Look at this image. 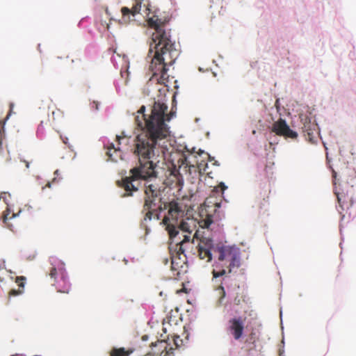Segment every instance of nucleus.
<instances>
[{
    "label": "nucleus",
    "mask_w": 356,
    "mask_h": 356,
    "mask_svg": "<svg viewBox=\"0 0 356 356\" xmlns=\"http://www.w3.org/2000/svg\"><path fill=\"white\" fill-rule=\"evenodd\" d=\"M225 274H226V270L225 269H222V270H220V271H216L215 270H213L212 271V275H213V278H217V277L223 276Z\"/></svg>",
    "instance_id": "22"
},
{
    "label": "nucleus",
    "mask_w": 356,
    "mask_h": 356,
    "mask_svg": "<svg viewBox=\"0 0 356 356\" xmlns=\"http://www.w3.org/2000/svg\"><path fill=\"white\" fill-rule=\"evenodd\" d=\"M271 130L277 135L285 138L295 139L298 137V134L291 129L286 121L282 118H280L273 124Z\"/></svg>",
    "instance_id": "8"
},
{
    "label": "nucleus",
    "mask_w": 356,
    "mask_h": 356,
    "mask_svg": "<svg viewBox=\"0 0 356 356\" xmlns=\"http://www.w3.org/2000/svg\"><path fill=\"white\" fill-rule=\"evenodd\" d=\"M168 218H166L163 220V225L165 226V229L171 241L170 249L171 251L174 250V252L171 254V270L176 271V275H179L184 270V266L186 264L187 258L185 250L186 247L190 245V236L186 235L182 240H180V238L177 239L178 231L173 225L168 223Z\"/></svg>",
    "instance_id": "4"
},
{
    "label": "nucleus",
    "mask_w": 356,
    "mask_h": 356,
    "mask_svg": "<svg viewBox=\"0 0 356 356\" xmlns=\"http://www.w3.org/2000/svg\"><path fill=\"white\" fill-rule=\"evenodd\" d=\"M109 29H110V24L108 23H105L104 30L109 31Z\"/></svg>",
    "instance_id": "25"
},
{
    "label": "nucleus",
    "mask_w": 356,
    "mask_h": 356,
    "mask_svg": "<svg viewBox=\"0 0 356 356\" xmlns=\"http://www.w3.org/2000/svg\"><path fill=\"white\" fill-rule=\"evenodd\" d=\"M53 122H61L63 119V113L60 109H56L51 112Z\"/></svg>",
    "instance_id": "19"
},
{
    "label": "nucleus",
    "mask_w": 356,
    "mask_h": 356,
    "mask_svg": "<svg viewBox=\"0 0 356 356\" xmlns=\"http://www.w3.org/2000/svg\"><path fill=\"white\" fill-rule=\"evenodd\" d=\"M228 331L235 340L240 339L244 332V321L241 317H234L229 320Z\"/></svg>",
    "instance_id": "10"
},
{
    "label": "nucleus",
    "mask_w": 356,
    "mask_h": 356,
    "mask_svg": "<svg viewBox=\"0 0 356 356\" xmlns=\"http://www.w3.org/2000/svg\"><path fill=\"white\" fill-rule=\"evenodd\" d=\"M244 302H246V296L243 293H236L233 300V304L239 306Z\"/></svg>",
    "instance_id": "18"
},
{
    "label": "nucleus",
    "mask_w": 356,
    "mask_h": 356,
    "mask_svg": "<svg viewBox=\"0 0 356 356\" xmlns=\"http://www.w3.org/2000/svg\"><path fill=\"white\" fill-rule=\"evenodd\" d=\"M168 106L159 101L155 102L149 115L145 113V106H142L135 118L136 124L142 129L134 140L133 153L138 159H157L163 156L170 136L169 127L165 123L170 120L166 113Z\"/></svg>",
    "instance_id": "1"
},
{
    "label": "nucleus",
    "mask_w": 356,
    "mask_h": 356,
    "mask_svg": "<svg viewBox=\"0 0 356 356\" xmlns=\"http://www.w3.org/2000/svg\"><path fill=\"white\" fill-rule=\"evenodd\" d=\"M216 291H217L218 295V305H221L224 301L225 296H226L225 290L223 286H222V284H220L218 287H216Z\"/></svg>",
    "instance_id": "17"
},
{
    "label": "nucleus",
    "mask_w": 356,
    "mask_h": 356,
    "mask_svg": "<svg viewBox=\"0 0 356 356\" xmlns=\"http://www.w3.org/2000/svg\"><path fill=\"white\" fill-rule=\"evenodd\" d=\"M198 255L200 259H206L207 262L212 259L211 250L213 248V241L203 237L198 244Z\"/></svg>",
    "instance_id": "11"
},
{
    "label": "nucleus",
    "mask_w": 356,
    "mask_h": 356,
    "mask_svg": "<svg viewBox=\"0 0 356 356\" xmlns=\"http://www.w3.org/2000/svg\"><path fill=\"white\" fill-rule=\"evenodd\" d=\"M337 200L339 202V207L341 211H339V213H341L342 211L349 209L353 204V201L351 197H348L345 194H337Z\"/></svg>",
    "instance_id": "13"
},
{
    "label": "nucleus",
    "mask_w": 356,
    "mask_h": 356,
    "mask_svg": "<svg viewBox=\"0 0 356 356\" xmlns=\"http://www.w3.org/2000/svg\"><path fill=\"white\" fill-rule=\"evenodd\" d=\"M106 13L108 15H109V13H108V9H106Z\"/></svg>",
    "instance_id": "32"
},
{
    "label": "nucleus",
    "mask_w": 356,
    "mask_h": 356,
    "mask_svg": "<svg viewBox=\"0 0 356 356\" xmlns=\"http://www.w3.org/2000/svg\"><path fill=\"white\" fill-rule=\"evenodd\" d=\"M168 207V215L165 216L163 221L166 218H168V223L173 225L175 227H176V229L178 231L177 239H179V238H181V237L179 236V231H181L183 233H187V234L183 235V239L186 235L191 237V233L196 228L195 220L193 218H186V219L181 220V221L179 223L178 220L179 218L184 216V211L179 204V203L175 201L170 202L169 203Z\"/></svg>",
    "instance_id": "5"
},
{
    "label": "nucleus",
    "mask_w": 356,
    "mask_h": 356,
    "mask_svg": "<svg viewBox=\"0 0 356 356\" xmlns=\"http://www.w3.org/2000/svg\"><path fill=\"white\" fill-rule=\"evenodd\" d=\"M212 222V216L211 215H207L206 218L201 222L202 225H201L200 226H202V227L208 228Z\"/></svg>",
    "instance_id": "20"
},
{
    "label": "nucleus",
    "mask_w": 356,
    "mask_h": 356,
    "mask_svg": "<svg viewBox=\"0 0 356 356\" xmlns=\"http://www.w3.org/2000/svg\"><path fill=\"white\" fill-rule=\"evenodd\" d=\"M133 6L131 9L127 7H122L121 8V13L122 15V18L124 22H127L129 20V15H132L135 16L136 15L140 13L141 10L142 3L143 6L146 7V10L149 11V0H132Z\"/></svg>",
    "instance_id": "9"
},
{
    "label": "nucleus",
    "mask_w": 356,
    "mask_h": 356,
    "mask_svg": "<svg viewBox=\"0 0 356 356\" xmlns=\"http://www.w3.org/2000/svg\"><path fill=\"white\" fill-rule=\"evenodd\" d=\"M26 277L23 276L17 277L15 282L19 286L18 289H11L9 292V296H18L24 292Z\"/></svg>",
    "instance_id": "14"
},
{
    "label": "nucleus",
    "mask_w": 356,
    "mask_h": 356,
    "mask_svg": "<svg viewBox=\"0 0 356 356\" xmlns=\"http://www.w3.org/2000/svg\"><path fill=\"white\" fill-rule=\"evenodd\" d=\"M23 162L25 163L26 167L27 168H29V161H25V160H24Z\"/></svg>",
    "instance_id": "26"
},
{
    "label": "nucleus",
    "mask_w": 356,
    "mask_h": 356,
    "mask_svg": "<svg viewBox=\"0 0 356 356\" xmlns=\"http://www.w3.org/2000/svg\"><path fill=\"white\" fill-rule=\"evenodd\" d=\"M216 206L217 207H220V203H216Z\"/></svg>",
    "instance_id": "30"
},
{
    "label": "nucleus",
    "mask_w": 356,
    "mask_h": 356,
    "mask_svg": "<svg viewBox=\"0 0 356 356\" xmlns=\"http://www.w3.org/2000/svg\"><path fill=\"white\" fill-rule=\"evenodd\" d=\"M218 252V260L229 262V271L230 273L234 268L240 266V253L237 248L231 246H220L217 249Z\"/></svg>",
    "instance_id": "7"
},
{
    "label": "nucleus",
    "mask_w": 356,
    "mask_h": 356,
    "mask_svg": "<svg viewBox=\"0 0 356 356\" xmlns=\"http://www.w3.org/2000/svg\"><path fill=\"white\" fill-rule=\"evenodd\" d=\"M123 138V137H122V136H116L117 140H118V141H119V142H120V140L121 138Z\"/></svg>",
    "instance_id": "28"
},
{
    "label": "nucleus",
    "mask_w": 356,
    "mask_h": 356,
    "mask_svg": "<svg viewBox=\"0 0 356 356\" xmlns=\"http://www.w3.org/2000/svg\"><path fill=\"white\" fill-rule=\"evenodd\" d=\"M219 187L221 188V190L222 191H224L225 189H227V186L225 185L224 183L221 182L220 184H219Z\"/></svg>",
    "instance_id": "24"
},
{
    "label": "nucleus",
    "mask_w": 356,
    "mask_h": 356,
    "mask_svg": "<svg viewBox=\"0 0 356 356\" xmlns=\"http://www.w3.org/2000/svg\"><path fill=\"white\" fill-rule=\"evenodd\" d=\"M106 154L111 160L114 161H116L118 158L122 159V153L120 147H115L113 144H111L108 147Z\"/></svg>",
    "instance_id": "15"
},
{
    "label": "nucleus",
    "mask_w": 356,
    "mask_h": 356,
    "mask_svg": "<svg viewBox=\"0 0 356 356\" xmlns=\"http://www.w3.org/2000/svg\"><path fill=\"white\" fill-rule=\"evenodd\" d=\"M316 124L311 123L310 120L306 118L305 122L304 123V125L302 127V131L305 133L306 140L312 143H314V131H316Z\"/></svg>",
    "instance_id": "12"
},
{
    "label": "nucleus",
    "mask_w": 356,
    "mask_h": 356,
    "mask_svg": "<svg viewBox=\"0 0 356 356\" xmlns=\"http://www.w3.org/2000/svg\"><path fill=\"white\" fill-rule=\"evenodd\" d=\"M149 26L155 30L152 34L148 56L152 57L149 70L159 83L165 84L169 76L168 66L172 65L178 56L175 43L170 39L169 32L165 30L166 21L154 15L147 19Z\"/></svg>",
    "instance_id": "3"
},
{
    "label": "nucleus",
    "mask_w": 356,
    "mask_h": 356,
    "mask_svg": "<svg viewBox=\"0 0 356 356\" xmlns=\"http://www.w3.org/2000/svg\"><path fill=\"white\" fill-rule=\"evenodd\" d=\"M47 187H49L50 188L51 187V183L50 182H48L46 185Z\"/></svg>",
    "instance_id": "29"
},
{
    "label": "nucleus",
    "mask_w": 356,
    "mask_h": 356,
    "mask_svg": "<svg viewBox=\"0 0 356 356\" xmlns=\"http://www.w3.org/2000/svg\"><path fill=\"white\" fill-rule=\"evenodd\" d=\"M138 159V164L129 170V175L118 181V186L123 188L125 193L122 197L132 196L134 192L139 189L140 181H145V202L143 211H147L145 220H152V218H159L158 210H162L161 204V189L158 184L152 181L150 179L156 178L157 172L155 170L156 159Z\"/></svg>",
    "instance_id": "2"
},
{
    "label": "nucleus",
    "mask_w": 356,
    "mask_h": 356,
    "mask_svg": "<svg viewBox=\"0 0 356 356\" xmlns=\"http://www.w3.org/2000/svg\"><path fill=\"white\" fill-rule=\"evenodd\" d=\"M49 261L51 266L49 275L52 280V285L56 287L58 292L69 293L70 284L65 268V264L55 257H50Z\"/></svg>",
    "instance_id": "6"
},
{
    "label": "nucleus",
    "mask_w": 356,
    "mask_h": 356,
    "mask_svg": "<svg viewBox=\"0 0 356 356\" xmlns=\"http://www.w3.org/2000/svg\"><path fill=\"white\" fill-rule=\"evenodd\" d=\"M19 212L17 213H15L10 211L9 208H7L2 214L1 219L3 220V224L6 226L11 229L12 225L9 223V220L15 218L19 215Z\"/></svg>",
    "instance_id": "16"
},
{
    "label": "nucleus",
    "mask_w": 356,
    "mask_h": 356,
    "mask_svg": "<svg viewBox=\"0 0 356 356\" xmlns=\"http://www.w3.org/2000/svg\"><path fill=\"white\" fill-rule=\"evenodd\" d=\"M111 356H126V353L124 348L115 349L112 352Z\"/></svg>",
    "instance_id": "21"
},
{
    "label": "nucleus",
    "mask_w": 356,
    "mask_h": 356,
    "mask_svg": "<svg viewBox=\"0 0 356 356\" xmlns=\"http://www.w3.org/2000/svg\"><path fill=\"white\" fill-rule=\"evenodd\" d=\"M6 268L5 261L0 257V271Z\"/></svg>",
    "instance_id": "23"
},
{
    "label": "nucleus",
    "mask_w": 356,
    "mask_h": 356,
    "mask_svg": "<svg viewBox=\"0 0 356 356\" xmlns=\"http://www.w3.org/2000/svg\"><path fill=\"white\" fill-rule=\"evenodd\" d=\"M61 139H62L63 142L65 144H67V138H62V137H61Z\"/></svg>",
    "instance_id": "27"
},
{
    "label": "nucleus",
    "mask_w": 356,
    "mask_h": 356,
    "mask_svg": "<svg viewBox=\"0 0 356 356\" xmlns=\"http://www.w3.org/2000/svg\"><path fill=\"white\" fill-rule=\"evenodd\" d=\"M124 261L125 264H127V262H128V261L127 259H124Z\"/></svg>",
    "instance_id": "31"
}]
</instances>
